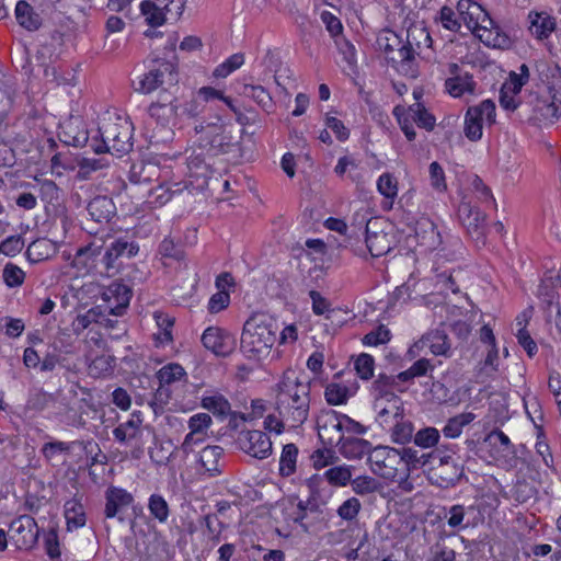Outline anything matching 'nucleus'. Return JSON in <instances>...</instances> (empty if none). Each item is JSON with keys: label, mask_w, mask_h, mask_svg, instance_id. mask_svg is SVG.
<instances>
[{"label": "nucleus", "mask_w": 561, "mask_h": 561, "mask_svg": "<svg viewBox=\"0 0 561 561\" xmlns=\"http://www.w3.org/2000/svg\"><path fill=\"white\" fill-rule=\"evenodd\" d=\"M311 381L302 371L286 369L274 386V409L291 427L301 426L310 412Z\"/></svg>", "instance_id": "f257e3e1"}, {"label": "nucleus", "mask_w": 561, "mask_h": 561, "mask_svg": "<svg viewBox=\"0 0 561 561\" xmlns=\"http://www.w3.org/2000/svg\"><path fill=\"white\" fill-rule=\"evenodd\" d=\"M423 37L430 46L432 38L425 28H413L407 32L405 37L391 30H382L377 35L376 45L379 51L385 55L388 64L399 73L415 78L417 76V64L415 56L419 55L421 43L417 42L415 47L412 39Z\"/></svg>", "instance_id": "f03ea898"}, {"label": "nucleus", "mask_w": 561, "mask_h": 561, "mask_svg": "<svg viewBox=\"0 0 561 561\" xmlns=\"http://www.w3.org/2000/svg\"><path fill=\"white\" fill-rule=\"evenodd\" d=\"M279 327L267 313H253L243 324L240 350L249 359H260L270 354L277 341Z\"/></svg>", "instance_id": "7ed1b4c3"}, {"label": "nucleus", "mask_w": 561, "mask_h": 561, "mask_svg": "<svg viewBox=\"0 0 561 561\" xmlns=\"http://www.w3.org/2000/svg\"><path fill=\"white\" fill-rule=\"evenodd\" d=\"M133 123L127 118L116 117L103 121L93 130L92 151L94 153L116 154L122 157L133 149Z\"/></svg>", "instance_id": "20e7f679"}, {"label": "nucleus", "mask_w": 561, "mask_h": 561, "mask_svg": "<svg viewBox=\"0 0 561 561\" xmlns=\"http://www.w3.org/2000/svg\"><path fill=\"white\" fill-rule=\"evenodd\" d=\"M103 271L106 276L118 274L125 260L139 253V244L134 237L124 234L108 238L103 242Z\"/></svg>", "instance_id": "39448f33"}, {"label": "nucleus", "mask_w": 561, "mask_h": 561, "mask_svg": "<svg viewBox=\"0 0 561 561\" xmlns=\"http://www.w3.org/2000/svg\"><path fill=\"white\" fill-rule=\"evenodd\" d=\"M67 404L59 400L56 393L45 391L43 388L30 389L23 413L26 417L44 416L48 420L64 421L62 412Z\"/></svg>", "instance_id": "423d86ee"}, {"label": "nucleus", "mask_w": 561, "mask_h": 561, "mask_svg": "<svg viewBox=\"0 0 561 561\" xmlns=\"http://www.w3.org/2000/svg\"><path fill=\"white\" fill-rule=\"evenodd\" d=\"M167 82H176L175 66L165 59H154L148 70L137 77L133 85L136 92L150 94Z\"/></svg>", "instance_id": "0eeeda50"}, {"label": "nucleus", "mask_w": 561, "mask_h": 561, "mask_svg": "<svg viewBox=\"0 0 561 561\" xmlns=\"http://www.w3.org/2000/svg\"><path fill=\"white\" fill-rule=\"evenodd\" d=\"M495 104L484 100L476 106H470L465 114L463 134L470 141H478L483 135V123H495Z\"/></svg>", "instance_id": "6e6552de"}, {"label": "nucleus", "mask_w": 561, "mask_h": 561, "mask_svg": "<svg viewBox=\"0 0 561 561\" xmlns=\"http://www.w3.org/2000/svg\"><path fill=\"white\" fill-rule=\"evenodd\" d=\"M367 462L374 474L390 481H393L401 470V458L397 448L388 446L374 447Z\"/></svg>", "instance_id": "1a4fd4ad"}, {"label": "nucleus", "mask_w": 561, "mask_h": 561, "mask_svg": "<svg viewBox=\"0 0 561 561\" xmlns=\"http://www.w3.org/2000/svg\"><path fill=\"white\" fill-rule=\"evenodd\" d=\"M458 218L477 247L485 245V214L470 202L462 201L458 206Z\"/></svg>", "instance_id": "9d476101"}, {"label": "nucleus", "mask_w": 561, "mask_h": 561, "mask_svg": "<svg viewBox=\"0 0 561 561\" xmlns=\"http://www.w3.org/2000/svg\"><path fill=\"white\" fill-rule=\"evenodd\" d=\"M39 529L35 518L21 515L13 519L9 527V537L18 549H32L38 540Z\"/></svg>", "instance_id": "9b49d317"}, {"label": "nucleus", "mask_w": 561, "mask_h": 561, "mask_svg": "<svg viewBox=\"0 0 561 561\" xmlns=\"http://www.w3.org/2000/svg\"><path fill=\"white\" fill-rule=\"evenodd\" d=\"M180 104H178L176 98L162 90L159 92L156 102H152L148 107V114L151 118L162 127L174 125L180 115Z\"/></svg>", "instance_id": "f8f14e48"}, {"label": "nucleus", "mask_w": 561, "mask_h": 561, "mask_svg": "<svg viewBox=\"0 0 561 561\" xmlns=\"http://www.w3.org/2000/svg\"><path fill=\"white\" fill-rule=\"evenodd\" d=\"M237 442L244 453L254 458L265 459L272 454V442L262 431H241Z\"/></svg>", "instance_id": "ddd939ff"}, {"label": "nucleus", "mask_w": 561, "mask_h": 561, "mask_svg": "<svg viewBox=\"0 0 561 561\" xmlns=\"http://www.w3.org/2000/svg\"><path fill=\"white\" fill-rule=\"evenodd\" d=\"M131 290L125 284L113 282L101 295L103 307L110 314L123 316L129 306Z\"/></svg>", "instance_id": "4468645a"}, {"label": "nucleus", "mask_w": 561, "mask_h": 561, "mask_svg": "<svg viewBox=\"0 0 561 561\" xmlns=\"http://www.w3.org/2000/svg\"><path fill=\"white\" fill-rule=\"evenodd\" d=\"M203 345L217 356H229L237 346V341L230 332L217 328H207L202 335Z\"/></svg>", "instance_id": "2eb2a0df"}, {"label": "nucleus", "mask_w": 561, "mask_h": 561, "mask_svg": "<svg viewBox=\"0 0 561 561\" xmlns=\"http://www.w3.org/2000/svg\"><path fill=\"white\" fill-rule=\"evenodd\" d=\"M103 245L96 242H90L85 247L77 250L72 265L78 270H83L85 273H93L105 275L103 271Z\"/></svg>", "instance_id": "dca6fc26"}, {"label": "nucleus", "mask_w": 561, "mask_h": 561, "mask_svg": "<svg viewBox=\"0 0 561 561\" xmlns=\"http://www.w3.org/2000/svg\"><path fill=\"white\" fill-rule=\"evenodd\" d=\"M201 407L221 420L229 416V425H232L237 416H239L242 422L248 421V416L244 413L232 411L228 399L216 390H209L203 394Z\"/></svg>", "instance_id": "f3484780"}, {"label": "nucleus", "mask_w": 561, "mask_h": 561, "mask_svg": "<svg viewBox=\"0 0 561 561\" xmlns=\"http://www.w3.org/2000/svg\"><path fill=\"white\" fill-rule=\"evenodd\" d=\"M457 10L470 30L486 31L488 26L485 23L492 24V20L489 18L486 11L477 2L471 0H459Z\"/></svg>", "instance_id": "a211bd4d"}, {"label": "nucleus", "mask_w": 561, "mask_h": 561, "mask_svg": "<svg viewBox=\"0 0 561 561\" xmlns=\"http://www.w3.org/2000/svg\"><path fill=\"white\" fill-rule=\"evenodd\" d=\"M134 503V496L127 490L119 486H110L105 491L104 515L106 518L118 517L124 520L119 514Z\"/></svg>", "instance_id": "6ab92c4d"}, {"label": "nucleus", "mask_w": 561, "mask_h": 561, "mask_svg": "<svg viewBox=\"0 0 561 561\" xmlns=\"http://www.w3.org/2000/svg\"><path fill=\"white\" fill-rule=\"evenodd\" d=\"M374 409L376 411V422L385 430L391 426L394 421L402 417L404 414L403 402L401 398L374 402Z\"/></svg>", "instance_id": "aec40b11"}, {"label": "nucleus", "mask_w": 561, "mask_h": 561, "mask_svg": "<svg viewBox=\"0 0 561 561\" xmlns=\"http://www.w3.org/2000/svg\"><path fill=\"white\" fill-rule=\"evenodd\" d=\"M93 130H88L81 122L68 123L60 133V140L67 146L89 147L92 150Z\"/></svg>", "instance_id": "412c9836"}, {"label": "nucleus", "mask_w": 561, "mask_h": 561, "mask_svg": "<svg viewBox=\"0 0 561 561\" xmlns=\"http://www.w3.org/2000/svg\"><path fill=\"white\" fill-rule=\"evenodd\" d=\"M141 413L134 412L130 417L113 430V436L122 445H130L131 442L141 435Z\"/></svg>", "instance_id": "4be33fe9"}, {"label": "nucleus", "mask_w": 561, "mask_h": 561, "mask_svg": "<svg viewBox=\"0 0 561 561\" xmlns=\"http://www.w3.org/2000/svg\"><path fill=\"white\" fill-rule=\"evenodd\" d=\"M353 466L340 465L332 466L327 469L322 476L313 474L309 480L308 484L311 486L314 481L324 479L330 485L335 488H343L350 484L353 477Z\"/></svg>", "instance_id": "5701e85b"}, {"label": "nucleus", "mask_w": 561, "mask_h": 561, "mask_svg": "<svg viewBox=\"0 0 561 561\" xmlns=\"http://www.w3.org/2000/svg\"><path fill=\"white\" fill-rule=\"evenodd\" d=\"M87 211L95 222H108L116 214V206L107 196H96L90 201Z\"/></svg>", "instance_id": "b1692460"}, {"label": "nucleus", "mask_w": 561, "mask_h": 561, "mask_svg": "<svg viewBox=\"0 0 561 561\" xmlns=\"http://www.w3.org/2000/svg\"><path fill=\"white\" fill-rule=\"evenodd\" d=\"M371 220L366 224V245L374 257H379L387 254L391 248L392 242L388 233L383 231H371Z\"/></svg>", "instance_id": "393cba45"}, {"label": "nucleus", "mask_w": 561, "mask_h": 561, "mask_svg": "<svg viewBox=\"0 0 561 561\" xmlns=\"http://www.w3.org/2000/svg\"><path fill=\"white\" fill-rule=\"evenodd\" d=\"M224 449L220 446H206L199 453L198 462L209 477H215L221 472L220 459Z\"/></svg>", "instance_id": "a878e982"}, {"label": "nucleus", "mask_w": 561, "mask_h": 561, "mask_svg": "<svg viewBox=\"0 0 561 561\" xmlns=\"http://www.w3.org/2000/svg\"><path fill=\"white\" fill-rule=\"evenodd\" d=\"M434 454H438L435 457V467L437 469H444L445 467L451 468V471L447 476H439V478L446 483L450 485H455L463 476V468L460 466L454 455H445L440 449H435Z\"/></svg>", "instance_id": "bb28decb"}, {"label": "nucleus", "mask_w": 561, "mask_h": 561, "mask_svg": "<svg viewBox=\"0 0 561 561\" xmlns=\"http://www.w3.org/2000/svg\"><path fill=\"white\" fill-rule=\"evenodd\" d=\"M397 380V375L388 376L386 374H379L371 386V394L374 397V402H378L379 400L388 401L400 398L394 393Z\"/></svg>", "instance_id": "cd10ccee"}, {"label": "nucleus", "mask_w": 561, "mask_h": 561, "mask_svg": "<svg viewBox=\"0 0 561 561\" xmlns=\"http://www.w3.org/2000/svg\"><path fill=\"white\" fill-rule=\"evenodd\" d=\"M383 431L388 432L391 442L399 445H405L412 442L414 435V425L412 421L403 415L394 421L391 426L386 427Z\"/></svg>", "instance_id": "c85d7f7f"}, {"label": "nucleus", "mask_w": 561, "mask_h": 561, "mask_svg": "<svg viewBox=\"0 0 561 561\" xmlns=\"http://www.w3.org/2000/svg\"><path fill=\"white\" fill-rule=\"evenodd\" d=\"M64 508V515L68 531L82 528L85 525L87 516L84 507L78 499L68 500L65 503Z\"/></svg>", "instance_id": "c756f323"}, {"label": "nucleus", "mask_w": 561, "mask_h": 561, "mask_svg": "<svg viewBox=\"0 0 561 561\" xmlns=\"http://www.w3.org/2000/svg\"><path fill=\"white\" fill-rule=\"evenodd\" d=\"M371 444L363 438L347 437L342 440L340 446L341 454L347 459H362L371 453Z\"/></svg>", "instance_id": "7c9ffc66"}, {"label": "nucleus", "mask_w": 561, "mask_h": 561, "mask_svg": "<svg viewBox=\"0 0 561 561\" xmlns=\"http://www.w3.org/2000/svg\"><path fill=\"white\" fill-rule=\"evenodd\" d=\"M529 31L538 39L548 38L556 28V19L545 12L529 14Z\"/></svg>", "instance_id": "2f4dec72"}, {"label": "nucleus", "mask_w": 561, "mask_h": 561, "mask_svg": "<svg viewBox=\"0 0 561 561\" xmlns=\"http://www.w3.org/2000/svg\"><path fill=\"white\" fill-rule=\"evenodd\" d=\"M448 93L454 98H460L466 93L472 94L476 89L473 77L468 73H458L445 81Z\"/></svg>", "instance_id": "473e14b6"}, {"label": "nucleus", "mask_w": 561, "mask_h": 561, "mask_svg": "<svg viewBox=\"0 0 561 561\" xmlns=\"http://www.w3.org/2000/svg\"><path fill=\"white\" fill-rule=\"evenodd\" d=\"M56 252L55 243L46 238H38L31 242L25 255L31 263H38L49 259Z\"/></svg>", "instance_id": "72a5a7b5"}, {"label": "nucleus", "mask_w": 561, "mask_h": 561, "mask_svg": "<svg viewBox=\"0 0 561 561\" xmlns=\"http://www.w3.org/2000/svg\"><path fill=\"white\" fill-rule=\"evenodd\" d=\"M239 94L253 100L267 113H270L274 107V102L270 92L262 85L243 84Z\"/></svg>", "instance_id": "f704fd0d"}, {"label": "nucleus", "mask_w": 561, "mask_h": 561, "mask_svg": "<svg viewBox=\"0 0 561 561\" xmlns=\"http://www.w3.org/2000/svg\"><path fill=\"white\" fill-rule=\"evenodd\" d=\"M377 190L385 197L381 206L385 210H390L394 198L398 195V182L390 173L381 174L377 180Z\"/></svg>", "instance_id": "c9c22d12"}, {"label": "nucleus", "mask_w": 561, "mask_h": 561, "mask_svg": "<svg viewBox=\"0 0 561 561\" xmlns=\"http://www.w3.org/2000/svg\"><path fill=\"white\" fill-rule=\"evenodd\" d=\"M18 23L27 31H36L41 26V18L25 0L18 1L15 5Z\"/></svg>", "instance_id": "e433bc0d"}, {"label": "nucleus", "mask_w": 561, "mask_h": 561, "mask_svg": "<svg viewBox=\"0 0 561 561\" xmlns=\"http://www.w3.org/2000/svg\"><path fill=\"white\" fill-rule=\"evenodd\" d=\"M476 419L472 412H463L450 417L442 432L447 438H457L461 435L465 426L469 425Z\"/></svg>", "instance_id": "4c0bfd02"}, {"label": "nucleus", "mask_w": 561, "mask_h": 561, "mask_svg": "<svg viewBox=\"0 0 561 561\" xmlns=\"http://www.w3.org/2000/svg\"><path fill=\"white\" fill-rule=\"evenodd\" d=\"M421 342L426 344L434 355H450V344L445 331L435 330L428 333Z\"/></svg>", "instance_id": "58836bf2"}, {"label": "nucleus", "mask_w": 561, "mask_h": 561, "mask_svg": "<svg viewBox=\"0 0 561 561\" xmlns=\"http://www.w3.org/2000/svg\"><path fill=\"white\" fill-rule=\"evenodd\" d=\"M140 11L146 22L153 27L161 26L165 22L162 5L157 0L156 2L144 0L140 3Z\"/></svg>", "instance_id": "ea45409f"}, {"label": "nucleus", "mask_w": 561, "mask_h": 561, "mask_svg": "<svg viewBox=\"0 0 561 561\" xmlns=\"http://www.w3.org/2000/svg\"><path fill=\"white\" fill-rule=\"evenodd\" d=\"M150 515L160 524H165L170 516V506L167 500L159 493H153L148 499Z\"/></svg>", "instance_id": "a19ab883"}, {"label": "nucleus", "mask_w": 561, "mask_h": 561, "mask_svg": "<svg viewBox=\"0 0 561 561\" xmlns=\"http://www.w3.org/2000/svg\"><path fill=\"white\" fill-rule=\"evenodd\" d=\"M298 448L295 444H286L279 458V474L289 477L296 471Z\"/></svg>", "instance_id": "79ce46f5"}, {"label": "nucleus", "mask_w": 561, "mask_h": 561, "mask_svg": "<svg viewBox=\"0 0 561 561\" xmlns=\"http://www.w3.org/2000/svg\"><path fill=\"white\" fill-rule=\"evenodd\" d=\"M355 393V390H351L348 387L331 382L325 387L324 397L329 404L340 405L346 403L347 399Z\"/></svg>", "instance_id": "37998d69"}, {"label": "nucleus", "mask_w": 561, "mask_h": 561, "mask_svg": "<svg viewBox=\"0 0 561 561\" xmlns=\"http://www.w3.org/2000/svg\"><path fill=\"white\" fill-rule=\"evenodd\" d=\"M445 511L446 523L451 529L460 531L469 527L466 522L467 508L462 504L451 505Z\"/></svg>", "instance_id": "c03bdc74"}, {"label": "nucleus", "mask_w": 561, "mask_h": 561, "mask_svg": "<svg viewBox=\"0 0 561 561\" xmlns=\"http://www.w3.org/2000/svg\"><path fill=\"white\" fill-rule=\"evenodd\" d=\"M433 368L434 366L431 364L430 359L420 358L413 363L410 368L399 373L397 378L399 381L409 382L414 378L426 376L428 371L433 370Z\"/></svg>", "instance_id": "a18cd8bd"}, {"label": "nucleus", "mask_w": 561, "mask_h": 561, "mask_svg": "<svg viewBox=\"0 0 561 561\" xmlns=\"http://www.w3.org/2000/svg\"><path fill=\"white\" fill-rule=\"evenodd\" d=\"M440 438V433L437 428L427 426L414 433L412 442L415 446L427 449L435 447Z\"/></svg>", "instance_id": "49530a36"}, {"label": "nucleus", "mask_w": 561, "mask_h": 561, "mask_svg": "<svg viewBox=\"0 0 561 561\" xmlns=\"http://www.w3.org/2000/svg\"><path fill=\"white\" fill-rule=\"evenodd\" d=\"M422 226L424 227L423 236L421 237L422 243L430 250L443 251V236L440 231H438L436 225L431 220H426Z\"/></svg>", "instance_id": "de8ad7c7"}, {"label": "nucleus", "mask_w": 561, "mask_h": 561, "mask_svg": "<svg viewBox=\"0 0 561 561\" xmlns=\"http://www.w3.org/2000/svg\"><path fill=\"white\" fill-rule=\"evenodd\" d=\"M414 123L421 128L432 130L435 126V117L421 103H415L408 108Z\"/></svg>", "instance_id": "09e8293b"}, {"label": "nucleus", "mask_w": 561, "mask_h": 561, "mask_svg": "<svg viewBox=\"0 0 561 561\" xmlns=\"http://www.w3.org/2000/svg\"><path fill=\"white\" fill-rule=\"evenodd\" d=\"M352 490L357 495H368L378 491L379 482L370 476H358L351 479Z\"/></svg>", "instance_id": "8fccbe9b"}, {"label": "nucleus", "mask_w": 561, "mask_h": 561, "mask_svg": "<svg viewBox=\"0 0 561 561\" xmlns=\"http://www.w3.org/2000/svg\"><path fill=\"white\" fill-rule=\"evenodd\" d=\"M393 116L397 118V122L408 138V140L412 141L416 137V133L413 127V119L411 117V114L409 113L408 108H405L402 105H397L393 108Z\"/></svg>", "instance_id": "3c124183"}, {"label": "nucleus", "mask_w": 561, "mask_h": 561, "mask_svg": "<svg viewBox=\"0 0 561 561\" xmlns=\"http://www.w3.org/2000/svg\"><path fill=\"white\" fill-rule=\"evenodd\" d=\"M2 279L9 288L20 287L24 283L25 273L21 267L9 262L2 270Z\"/></svg>", "instance_id": "603ef678"}, {"label": "nucleus", "mask_w": 561, "mask_h": 561, "mask_svg": "<svg viewBox=\"0 0 561 561\" xmlns=\"http://www.w3.org/2000/svg\"><path fill=\"white\" fill-rule=\"evenodd\" d=\"M357 376L363 380H369L374 376L375 359L367 353L359 354L354 360Z\"/></svg>", "instance_id": "864d4df0"}, {"label": "nucleus", "mask_w": 561, "mask_h": 561, "mask_svg": "<svg viewBox=\"0 0 561 561\" xmlns=\"http://www.w3.org/2000/svg\"><path fill=\"white\" fill-rule=\"evenodd\" d=\"M154 320L159 328L158 339L161 343H170L173 340L172 328L174 325V318L164 312H154Z\"/></svg>", "instance_id": "5fc2aeb1"}, {"label": "nucleus", "mask_w": 561, "mask_h": 561, "mask_svg": "<svg viewBox=\"0 0 561 561\" xmlns=\"http://www.w3.org/2000/svg\"><path fill=\"white\" fill-rule=\"evenodd\" d=\"M310 460L313 468L320 470L334 465L337 460V456L333 449L323 447L313 450L310 456Z\"/></svg>", "instance_id": "6e6d98bb"}, {"label": "nucleus", "mask_w": 561, "mask_h": 561, "mask_svg": "<svg viewBox=\"0 0 561 561\" xmlns=\"http://www.w3.org/2000/svg\"><path fill=\"white\" fill-rule=\"evenodd\" d=\"M391 339L390 330L380 324L367 334L364 335L362 342L365 346H379L388 343Z\"/></svg>", "instance_id": "4d7b16f0"}, {"label": "nucleus", "mask_w": 561, "mask_h": 561, "mask_svg": "<svg viewBox=\"0 0 561 561\" xmlns=\"http://www.w3.org/2000/svg\"><path fill=\"white\" fill-rule=\"evenodd\" d=\"M186 375L184 368L175 363L163 366L157 373V377L160 383L170 385L172 382L181 380Z\"/></svg>", "instance_id": "13d9d810"}, {"label": "nucleus", "mask_w": 561, "mask_h": 561, "mask_svg": "<svg viewBox=\"0 0 561 561\" xmlns=\"http://www.w3.org/2000/svg\"><path fill=\"white\" fill-rule=\"evenodd\" d=\"M298 512L294 517V522L298 524L306 533L311 531V526L306 522L311 514L318 512V506L310 501H299L297 504Z\"/></svg>", "instance_id": "bf43d9fd"}, {"label": "nucleus", "mask_w": 561, "mask_h": 561, "mask_svg": "<svg viewBox=\"0 0 561 561\" xmlns=\"http://www.w3.org/2000/svg\"><path fill=\"white\" fill-rule=\"evenodd\" d=\"M159 253L167 259L182 261L185 252L181 244L175 243L171 238H164L159 245Z\"/></svg>", "instance_id": "052dcab7"}, {"label": "nucleus", "mask_w": 561, "mask_h": 561, "mask_svg": "<svg viewBox=\"0 0 561 561\" xmlns=\"http://www.w3.org/2000/svg\"><path fill=\"white\" fill-rule=\"evenodd\" d=\"M44 547L50 560H59L61 556L58 531L50 528L44 536Z\"/></svg>", "instance_id": "680f3d73"}, {"label": "nucleus", "mask_w": 561, "mask_h": 561, "mask_svg": "<svg viewBox=\"0 0 561 561\" xmlns=\"http://www.w3.org/2000/svg\"><path fill=\"white\" fill-rule=\"evenodd\" d=\"M362 504L357 497H348L337 508L336 513L343 520H354L359 514Z\"/></svg>", "instance_id": "e2e57ef3"}, {"label": "nucleus", "mask_w": 561, "mask_h": 561, "mask_svg": "<svg viewBox=\"0 0 561 561\" xmlns=\"http://www.w3.org/2000/svg\"><path fill=\"white\" fill-rule=\"evenodd\" d=\"M335 44L343 61H345L350 69H354L357 65L355 46L345 38H335Z\"/></svg>", "instance_id": "0e129e2a"}, {"label": "nucleus", "mask_w": 561, "mask_h": 561, "mask_svg": "<svg viewBox=\"0 0 561 561\" xmlns=\"http://www.w3.org/2000/svg\"><path fill=\"white\" fill-rule=\"evenodd\" d=\"M401 458L400 469L403 468L402 477L407 476L411 470L416 469V463L419 461V450L412 447H403L401 449H397Z\"/></svg>", "instance_id": "69168bd1"}, {"label": "nucleus", "mask_w": 561, "mask_h": 561, "mask_svg": "<svg viewBox=\"0 0 561 561\" xmlns=\"http://www.w3.org/2000/svg\"><path fill=\"white\" fill-rule=\"evenodd\" d=\"M156 171V167L151 164H135L130 169L129 181L134 184L149 183L151 180V174Z\"/></svg>", "instance_id": "338daca9"}, {"label": "nucleus", "mask_w": 561, "mask_h": 561, "mask_svg": "<svg viewBox=\"0 0 561 561\" xmlns=\"http://www.w3.org/2000/svg\"><path fill=\"white\" fill-rule=\"evenodd\" d=\"M213 424L211 416L205 412L192 415L187 422L190 431L207 436V431Z\"/></svg>", "instance_id": "774afa93"}]
</instances>
